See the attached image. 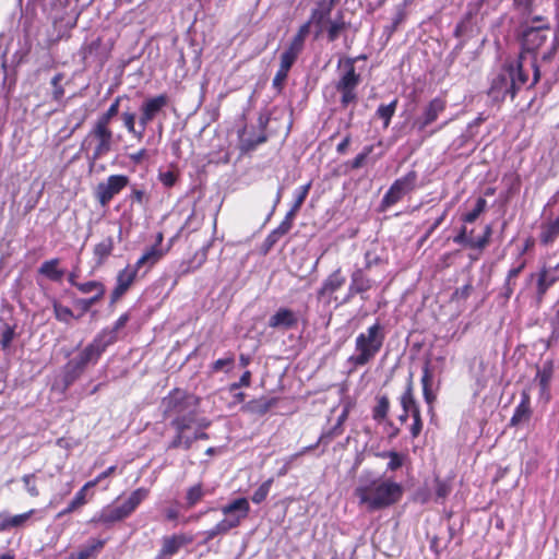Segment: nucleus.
<instances>
[{"label":"nucleus","instance_id":"obj_25","mask_svg":"<svg viewBox=\"0 0 559 559\" xmlns=\"http://www.w3.org/2000/svg\"><path fill=\"white\" fill-rule=\"evenodd\" d=\"M106 539L91 538L78 551L70 554L69 559H91L97 556L105 547Z\"/></svg>","mask_w":559,"mask_h":559},{"label":"nucleus","instance_id":"obj_14","mask_svg":"<svg viewBox=\"0 0 559 559\" xmlns=\"http://www.w3.org/2000/svg\"><path fill=\"white\" fill-rule=\"evenodd\" d=\"M533 416V407L531 401V393L528 389L521 392V400L515 406L512 417L510 418V427H521L527 425Z\"/></svg>","mask_w":559,"mask_h":559},{"label":"nucleus","instance_id":"obj_24","mask_svg":"<svg viewBox=\"0 0 559 559\" xmlns=\"http://www.w3.org/2000/svg\"><path fill=\"white\" fill-rule=\"evenodd\" d=\"M372 285L373 282L364 274L361 269L354 271L350 276V284L348 287L347 298L369 290L372 287Z\"/></svg>","mask_w":559,"mask_h":559},{"label":"nucleus","instance_id":"obj_42","mask_svg":"<svg viewBox=\"0 0 559 559\" xmlns=\"http://www.w3.org/2000/svg\"><path fill=\"white\" fill-rule=\"evenodd\" d=\"M345 28V22L342 16L337 20H330L325 25L324 31L328 33V38L330 41H334L340 36L341 32Z\"/></svg>","mask_w":559,"mask_h":559},{"label":"nucleus","instance_id":"obj_32","mask_svg":"<svg viewBox=\"0 0 559 559\" xmlns=\"http://www.w3.org/2000/svg\"><path fill=\"white\" fill-rule=\"evenodd\" d=\"M346 282L345 276L342 274L341 269L335 270L324 281L320 294H332L340 289Z\"/></svg>","mask_w":559,"mask_h":559},{"label":"nucleus","instance_id":"obj_46","mask_svg":"<svg viewBox=\"0 0 559 559\" xmlns=\"http://www.w3.org/2000/svg\"><path fill=\"white\" fill-rule=\"evenodd\" d=\"M409 417L413 420L412 425L409 426L411 437L413 439H416L421 433L423 427H424V421H423V418H421L420 407L415 408L413 414L409 415Z\"/></svg>","mask_w":559,"mask_h":559},{"label":"nucleus","instance_id":"obj_16","mask_svg":"<svg viewBox=\"0 0 559 559\" xmlns=\"http://www.w3.org/2000/svg\"><path fill=\"white\" fill-rule=\"evenodd\" d=\"M299 316L288 308H280L269 318L267 325L274 330H290L298 325Z\"/></svg>","mask_w":559,"mask_h":559},{"label":"nucleus","instance_id":"obj_43","mask_svg":"<svg viewBox=\"0 0 559 559\" xmlns=\"http://www.w3.org/2000/svg\"><path fill=\"white\" fill-rule=\"evenodd\" d=\"M21 480H22L24 488L29 497L37 498L40 495L38 486H37L36 473L25 474L21 477Z\"/></svg>","mask_w":559,"mask_h":559},{"label":"nucleus","instance_id":"obj_4","mask_svg":"<svg viewBox=\"0 0 559 559\" xmlns=\"http://www.w3.org/2000/svg\"><path fill=\"white\" fill-rule=\"evenodd\" d=\"M551 36L549 45L544 51H542V59L548 61L552 58L557 47L558 37L556 33H552L548 24L543 25H526L522 32V49L524 59L525 53H536L540 50Z\"/></svg>","mask_w":559,"mask_h":559},{"label":"nucleus","instance_id":"obj_48","mask_svg":"<svg viewBox=\"0 0 559 559\" xmlns=\"http://www.w3.org/2000/svg\"><path fill=\"white\" fill-rule=\"evenodd\" d=\"M15 336V325L2 322L0 325V344L8 347Z\"/></svg>","mask_w":559,"mask_h":559},{"label":"nucleus","instance_id":"obj_34","mask_svg":"<svg viewBox=\"0 0 559 559\" xmlns=\"http://www.w3.org/2000/svg\"><path fill=\"white\" fill-rule=\"evenodd\" d=\"M128 321H129L128 313H123L122 316H120L119 319L115 323L114 330L103 333V335L100 336V344L98 346L107 347L110 344H112V342L117 338L116 333L120 329H122L127 324Z\"/></svg>","mask_w":559,"mask_h":559},{"label":"nucleus","instance_id":"obj_59","mask_svg":"<svg viewBox=\"0 0 559 559\" xmlns=\"http://www.w3.org/2000/svg\"><path fill=\"white\" fill-rule=\"evenodd\" d=\"M103 297L93 296L91 298H83L75 301V305L82 309L83 312H86L97 304Z\"/></svg>","mask_w":559,"mask_h":559},{"label":"nucleus","instance_id":"obj_52","mask_svg":"<svg viewBox=\"0 0 559 559\" xmlns=\"http://www.w3.org/2000/svg\"><path fill=\"white\" fill-rule=\"evenodd\" d=\"M158 179L166 188H171L178 180V173L174 169L160 170L158 173Z\"/></svg>","mask_w":559,"mask_h":559},{"label":"nucleus","instance_id":"obj_56","mask_svg":"<svg viewBox=\"0 0 559 559\" xmlns=\"http://www.w3.org/2000/svg\"><path fill=\"white\" fill-rule=\"evenodd\" d=\"M63 80V74L61 73H57L52 79H51V85L53 87V91H52V96L56 100H59L63 97L64 95V91H63V87L61 86V81Z\"/></svg>","mask_w":559,"mask_h":559},{"label":"nucleus","instance_id":"obj_22","mask_svg":"<svg viewBox=\"0 0 559 559\" xmlns=\"http://www.w3.org/2000/svg\"><path fill=\"white\" fill-rule=\"evenodd\" d=\"M333 7V1L330 2H322L316 8L312 13L309 22L311 24H314L318 27L316 36H319L321 33L324 32L325 25L331 20V11Z\"/></svg>","mask_w":559,"mask_h":559},{"label":"nucleus","instance_id":"obj_19","mask_svg":"<svg viewBox=\"0 0 559 559\" xmlns=\"http://www.w3.org/2000/svg\"><path fill=\"white\" fill-rule=\"evenodd\" d=\"M193 542V536L187 533H177L168 536H164L162 538V549L165 554H168L170 557L175 556L179 552V550L190 545Z\"/></svg>","mask_w":559,"mask_h":559},{"label":"nucleus","instance_id":"obj_9","mask_svg":"<svg viewBox=\"0 0 559 559\" xmlns=\"http://www.w3.org/2000/svg\"><path fill=\"white\" fill-rule=\"evenodd\" d=\"M221 511L225 515V519L221 520L219 523L228 533L229 531L237 528L241 522L248 518L250 504L247 498L241 497L223 506Z\"/></svg>","mask_w":559,"mask_h":559},{"label":"nucleus","instance_id":"obj_30","mask_svg":"<svg viewBox=\"0 0 559 559\" xmlns=\"http://www.w3.org/2000/svg\"><path fill=\"white\" fill-rule=\"evenodd\" d=\"M59 264L60 260L57 258L45 261L38 269V273L49 278L50 281L59 282L64 275V271L58 267Z\"/></svg>","mask_w":559,"mask_h":559},{"label":"nucleus","instance_id":"obj_55","mask_svg":"<svg viewBox=\"0 0 559 559\" xmlns=\"http://www.w3.org/2000/svg\"><path fill=\"white\" fill-rule=\"evenodd\" d=\"M435 491L438 498L444 499L451 492V485L439 477L435 479Z\"/></svg>","mask_w":559,"mask_h":559},{"label":"nucleus","instance_id":"obj_36","mask_svg":"<svg viewBox=\"0 0 559 559\" xmlns=\"http://www.w3.org/2000/svg\"><path fill=\"white\" fill-rule=\"evenodd\" d=\"M302 49V45L292 40L287 49L281 55V63L292 68Z\"/></svg>","mask_w":559,"mask_h":559},{"label":"nucleus","instance_id":"obj_37","mask_svg":"<svg viewBox=\"0 0 559 559\" xmlns=\"http://www.w3.org/2000/svg\"><path fill=\"white\" fill-rule=\"evenodd\" d=\"M135 118H136L135 114L129 109L123 111L121 115L123 126L128 130V132L131 133L136 139L142 140L144 136L145 130H143V128H140V130L135 129Z\"/></svg>","mask_w":559,"mask_h":559},{"label":"nucleus","instance_id":"obj_44","mask_svg":"<svg viewBox=\"0 0 559 559\" xmlns=\"http://www.w3.org/2000/svg\"><path fill=\"white\" fill-rule=\"evenodd\" d=\"M123 98H127L126 96H118L114 103L110 105V107L107 109L106 112H104L102 116L98 117V119L96 120L97 122L102 123V124H105L107 127H109V123L111 121V119L117 116V114L119 112V106H120V102L123 99Z\"/></svg>","mask_w":559,"mask_h":559},{"label":"nucleus","instance_id":"obj_28","mask_svg":"<svg viewBox=\"0 0 559 559\" xmlns=\"http://www.w3.org/2000/svg\"><path fill=\"white\" fill-rule=\"evenodd\" d=\"M559 236V216L540 226L539 241L544 246L552 245Z\"/></svg>","mask_w":559,"mask_h":559},{"label":"nucleus","instance_id":"obj_33","mask_svg":"<svg viewBox=\"0 0 559 559\" xmlns=\"http://www.w3.org/2000/svg\"><path fill=\"white\" fill-rule=\"evenodd\" d=\"M114 250V239L111 236L106 237L94 247V255L97 264L100 265L111 254Z\"/></svg>","mask_w":559,"mask_h":559},{"label":"nucleus","instance_id":"obj_64","mask_svg":"<svg viewBox=\"0 0 559 559\" xmlns=\"http://www.w3.org/2000/svg\"><path fill=\"white\" fill-rule=\"evenodd\" d=\"M294 217L286 214L283 222L280 224V226L276 228L280 234L286 235L293 227Z\"/></svg>","mask_w":559,"mask_h":559},{"label":"nucleus","instance_id":"obj_6","mask_svg":"<svg viewBox=\"0 0 559 559\" xmlns=\"http://www.w3.org/2000/svg\"><path fill=\"white\" fill-rule=\"evenodd\" d=\"M148 495V488H136L129 495L123 503L116 507L107 506L103 508L99 514L92 521L106 526L121 522L128 519L139 508V506L147 499Z\"/></svg>","mask_w":559,"mask_h":559},{"label":"nucleus","instance_id":"obj_12","mask_svg":"<svg viewBox=\"0 0 559 559\" xmlns=\"http://www.w3.org/2000/svg\"><path fill=\"white\" fill-rule=\"evenodd\" d=\"M129 179L123 175H111L105 182H100L96 187V198L100 205L106 206L110 200L127 187Z\"/></svg>","mask_w":559,"mask_h":559},{"label":"nucleus","instance_id":"obj_31","mask_svg":"<svg viewBox=\"0 0 559 559\" xmlns=\"http://www.w3.org/2000/svg\"><path fill=\"white\" fill-rule=\"evenodd\" d=\"M206 495V490L203 487L202 483L194 484L190 486L185 496V508L187 510L194 508L199 504Z\"/></svg>","mask_w":559,"mask_h":559},{"label":"nucleus","instance_id":"obj_60","mask_svg":"<svg viewBox=\"0 0 559 559\" xmlns=\"http://www.w3.org/2000/svg\"><path fill=\"white\" fill-rule=\"evenodd\" d=\"M310 22L308 21L307 23L302 24L297 34L294 36L293 40L300 44V45H305V40H306V37L308 36L309 34V29H310Z\"/></svg>","mask_w":559,"mask_h":559},{"label":"nucleus","instance_id":"obj_53","mask_svg":"<svg viewBox=\"0 0 559 559\" xmlns=\"http://www.w3.org/2000/svg\"><path fill=\"white\" fill-rule=\"evenodd\" d=\"M343 430H344L343 426H341L340 424H335L331 429H329L328 431H324L320 436L319 442L329 443L333 439L340 437L343 433Z\"/></svg>","mask_w":559,"mask_h":559},{"label":"nucleus","instance_id":"obj_23","mask_svg":"<svg viewBox=\"0 0 559 559\" xmlns=\"http://www.w3.org/2000/svg\"><path fill=\"white\" fill-rule=\"evenodd\" d=\"M35 512V509H31L26 512L15 515H5L3 513H0V533L9 531L11 528L23 527Z\"/></svg>","mask_w":559,"mask_h":559},{"label":"nucleus","instance_id":"obj_7","mask_svg":"<svg viewBox=\"0 0 559 559\" xmlns=\"http://www.w3.org/2000/svg\"><path fill=\"white\" fill-rule=\"evenodd\" d=\"M114 134L109 127L95 121L93 128L82 142L81 150L85 151L92 162H96L111 151Z\"/></svg>","mask_w":559,"mask_h":559},{"label":"nucleus","instance_id":"obj_54","mask_svg":"<svg viewBox=\"0 0 559 559\" xmlns=\"http://www.w3.org/2000/svg\"><path fill=\"white\" fill-rule=\"evenodd\" d=\"M227 532L224 530V527L221 525L219 522H217L212 528L203 532L204 539L201 544L206 545L211 540H213L216 536L219 535H226Z\"/></svg>","mask_w":559,"mask_h":559},{"label":"nucleus","instance_id":"obj_15","mask_svg":"<svg viewBox=\"0 0 559 559\" xmlns=\"http://www.w3.org/2000/svg\"><path fill=\"white\" fill-rule=\"evenodd\" d=\"M555 372L554 361L548 359L543 362L542 366L537 367V371L534 378V382L539 388V397L548 403L551 400L550 382Z\"/></svg>","mask_w":559,"mask_h":559},{"label":"nucleus","instance_id":"obj_11","mask_svg":"<svg viewBox=\"0 0 559 559\" xmlns=\"http://www.w3.org/2000/svg\"><path fill=\"white\" fill-rule=\"evenodd\" d=\"M169 98L166 94L148 97L140 106L139 126L146 130V127L164 110Z\"/></svg>","mask_w":559,"mask_h":559},{"label":"nucleus","instance_id":"obj_45","mask_svg":"<svg viewBox=\"0 0 559 559\" xmlns=\"http://www.w3.org/2000/svg\"><path fill=\"white\" fill-rule=\"evenodd\" d=\"M397 106V99L392 100L388 105H380L377 109V116L383 120L384 127L390 124L391 118L393 117Z\"/></svg>","mask_w":559,"mask_h":559},{"label":"nucleus","instance_id":"obj_35","mask_svg":"<svg viewBox=\"0 0 559 559\" xmlns=\"http://www.w3.org/2000/svg\"><path fill=\"white\" fill-rule=\"evenodd\" d=\"M390 411V400L386 395H381L377 397V404L372 408V418L377 423H382L388 418V414Z\"/></svg>","mask_w":559,"mask_h":559},{"label":"nucleus","instance_id":"obj_26","mask_svg":"<svg viewBox=\"0 0 559 559\" xmlns=\"http://www.w3.org/2000/svg\"><path fill=\"white\" fill-rule=\"evenodd\" d=\"M400 404L402 406V412L408 415H412L414 409L419 407V404L415 397L414 382L412 377H409L406 381L405 389L400 396Z\"/></svg>","mask_w":559,"mask_h":559},{"label":"nucleus","instance_id":"obj_50","mask_svg":"<svg viewBox=\"0 0 559 559\" xmlns=\"http://www.w3.org/2000/svg\"><path fill=\"white\" fill-rule=\"evenodd\" d=\"M486 205L487 201L484 198H478L475 207L463 216V221L465 223L475 222L478 218V216L485 211Z\"/></svg>","mask_w":559,"mask_h":559},{"label":"nucleus","instance_id":"obj_21","mask_svg":"<svg viewBox=\"0 0 559 559\" xmlns=\"http://www.w3.org/2000/svg\"><path fill=\"white\" fill-rule=\"evenodd\" d=\"M280 402V397L273 396V397H266L261 396L259 399H253L249 401L245 406L243 409L250 414L263 416L269 411H271L273 407H275Z\"/></svg>","mask_w":559,"mask_h":559},{"label":"nucleus","instance_id":"obj_41","mask_svg":"<svg viewBox=\"0 0 559 559\" xmlns=\"http://www.w3.org/2000/svg\"><path fill=\"white\" fill-rule=\"evenodd\" d=\"M78 289L82 294L94 293V296H97V297H104L105 292H106L103 283H100L98 281H90V282H85V283H80V285H78Z\"/></svg>","mask_w":559,"mask_h":559},{"label":"nucleus","instance_id":"obj_51","mask_svg":"<svg viewBox=\"0 0 559 559\" xmlns=\"http://www.w3.org/2000/svg\"><path fill=\"white\" fill-rule=\"evenodd\" d=\"M53 312L57 320L61 322L69 323L74 318V314L69 307L62 306L57 301L53 302Z\"/></svg>","mask_w":559,"mask_h":559},{"label":"nucleus","instance_id":"obj_40","mask_svg":"<svg viewBox=\"0 0 559 559\" xmlns=\"http://www.w3.org/2000/svg\"><path fill=\"white\" fill-rule=\"evenodd\" d=\"M381 457H388L389 462L386 465L388 471H396L404 464L406 455L396 451H386L380 454Z\"/></svg>","mask_w":559,"mask_h":559},{"label":"nucleus","instance_id":"obj_18","mask_svg":"<svg viewBox=\"0 0 559 559\" xmlns=\"http://www.w3.org/2000/svg\"><path fill=\"white\" fill-rule=\"evenodd\" d=\"M94 488L93 484L88 480L86 481L75 493L73 499L68 503V506L58 512L57 519H61L68 514L79 511L82 507H84L92 498L93 493H91L90 498L87 497L88 490Z\"/></svg>","mask_w":559,"mask_h":559},{"label":"nucleus","instance_id":"obj_63","mask_svg":"<svg viewBox=\"0 0 559 559\" xmlns=\"http://www.w3.org/2000/svg\"><path fill=\"white\" fill-rule=\"evenodd\" d=\"M117 469V466L116 465H111L109 466L107 469H105L104 472H102L100 474H98L94 479H91L90 481L93 484V486L95 487L96 485H98L103 479L107 478V477H110L111 475L115 474Z\"/></svg>","mask_w":559,"mask_h":559},{"label":"nucleus","instance_id":"obj_58","mask_svg":"<svg viewBox=\"0 0 559 559\" xmlns=\"http://www.w3.org/2000/svg\"><path fill=\"white\" fill-rule=\"evenodd\" d=\"M376 352H360L357 356H352L349 359L357 366L366 365L371 358H373Z\"/></svg>","mask_w":559,"mask_h":559},{"label":"nucleus","instance_id":"obj_29","mask_svg":"<svg viewBox=\"0 0 559 559\" xmlns=\"http://www.w3.org/2000/svg\"><path fill=\"white\" fill-rule=\"evenodd\" d=\"M559 280V264L554 269H544L538 276V294L544 295L547 289Z\"/></svg>","mask_w":559,"mask_h":559},{"label":"nucleus","instance_id":"obj_49","mask_svg":"<svg viewBox=\"0 0 559 559\" xmlns=\"http://www.w3.org/2000/svg\"><path fill=\"white\" fill-rule=\"evenodd\" d=\"M272 483H273V479L272 478H269L267 480L263 481L258 488L257 490L253 492L252 497H251V500L257 503V504H260L261 502H263L269 492H270V489H271V486H272Z\"/></svg>","mask_w":559,"mask_h":559},{"label":"nucleus","instance_id":"obj_13","mask_svg":"<svg viewBox=\"0 0 559 559\" xmlns=\"http://www.w3.org/2000/svg\"><path fill=\"white\" fill-rule=\"evenodd\" d=\"M445 99L441 97L431 99L423 109V114L414 121L413 126L419 131H424L438 119L439 115L445 110Z\"/></svg>","mask_w":559,"mask_h":559},{"label":"nucleus","instance_id":"obj_5","mask_svg":"<svg viewBox=\"0 0 559 559\" xmlns=\"http://www.w3.org/2000/svg\"><path fill=\"white\" fill-rule=\"evenodd\" d=\"M100 352H80L70 358L61 372L55 378L51 391L64 395L68 389L82 376L87 365L96 364Z\"/></svg>","mask_w":559,"mask_h":559},{"label":"nucleus","instance_id":"obj_1","mask_svg":"<svg viewBox=\"0 0 559 559\" xmlns=\"http://www.w3.org/2000/svg\"><path fill=\"white\" fill-rule=\"evenodd\" d=\"M199 405V397L178 388L163 397V417L170 418L169 426L175 431L167 450L182 448L188 451L195 441L210 439L209 433L204 430L195 429L192 435L188 433L197 424V408Z\"/></svg>","mask_w":559,"mask_h":559},{"label":"nucleus","instance_id":"obj_3","mask_svg":"<svg viewBox=\"0 0 559 559\" xmlns=\"http://www.w3.org/2000/svg\"><path fill=\"white\" fill-rule=\"evenodd\" d=\"M527 81L528 75L524 71V57L520 55L518 60L503 64L492 79L490 93L496 99H504L507 96L513 99Z\"/></svg>","mask_w":559,"mask_h":559},{"label":"nucleus","instance_id":"obj_61","mask_svg":"<svg viewBox=\"0 0 559 559\" xmlns=\"http://www.w3.org/2000/svg\"><path fill=\"white\" fill-rule=\"evenodd\" d=\"M266 141V136L264 134L258 135L255 139H243L242 145L246 150H253L259 144H262Z\"/></svg>","mask_w":559,"mask_h":559},{"label":"nucleus","instance_id":"obj_57","mask_svg":"<svg viewBox=\"0 0 559 559\" xmlns=\"http://www.w3.org/2000/svg\"><path fill=\"white\" fill-rule=\"evenodd\" d=\"M290 68L285 67L284 64L280 63V69L277 70L274 79H273V85L275 87H281L284 81L286 80L288 72Z\"/></svg>","mask_w":559,"mask_h":559},{"label":"nucleus","instance_id":"obj_47","mask_svg":"<svg viewBox=\"0 0 559 559\" xmlns=\"http://www.w3.org/2000/svg\"><path fill=\"white\" fill-rule=\"evenodd\" d=\"M138 271L139 270L135 266L128 265L127 267L119 272L117 276V283L129 288L132 285Z\"/></svg>","mask_w":559,"mask_h":559},{"label":"nucleus","instance_id":"obj_17","mask_svg":"<svg viewBox=\"0 0 559 559\" xmlns=\"http://www.w3.org/2000/svg\"><path fill=\"white\" fill-rule=\"evenodd\" d=\"M383 338V328L376 323L357 337V349H380Z\"/></svg>","mask_w":559,"mask_h":559},{"label":"nucleus","instance_id":"obj_2","mask_svg":"<svg viewBox=\"0 0 559 559\" xmlns=\"http://www.w3.org/2000/svg\"><path fill=\"white\" fill-rule=\"evenodd\" d=\"M401 484L391 479L372 478L361 481L354 491L360 506L368 511L385 509L397 503L403 497Z\"/></svg>","mask_w":559,"mask_h":559},{"label":"nucleus","instance_id":"obj_27","mask_svg":"<svg viewBox=\"0 0 559 559\" xmlns=\"http://www.w3.org/2000/svg\"><path fill=\"white\" fill-rule=\"evenodd\" d=\"M164 255L163 249L159 248L158 243L146 250L136 261L135 267L140 271L145 267V271L150 270L156 264Z\"/></svg>","mask_w":559,"mask_h":559},{"label":"nucleus","instance_id":"obj_62","mask_svg":"<svg viewBox=\"0 0 559 559\" xmlns=\"http://www.w3.org/2000/svg\"><path fill=\"white\" fill-rule=\"evenodd\" d=\"M130 199L132 202H135L140 205H143L147 201V197H146L144 190L138 189L135 187L132 188Z\"/></svg>","mask_w":559,"mask_h":559},{"label":"nucleus","instance_id":"obj_10","mask_svg":"<svg viewBox=\"0 0 559 559\" xmlns=\"http://www.w3.org/2000/svg\"><path fill=\"white\" fill-rule=\"evenodd\" d=\"M417 175L409 171L404 177L395 180L382 199V206L390 207L399 202L407 192L415 188Z\"/></svg>","mask_w":559,"mask_h":559},{"label":"nucleus","instance_id":"obj_8","mask_svg":"<svg viewBox=\"0 0 559 559\" xmlns=\"http://www.w3.org/2000/svg\"><path fill=\"white\" fill-rule=\"evenodd\" d=\"M355 58H341L337 68L341 70L335 88L342 94L341 104L346 107L357 100L356 88L360 83V75L355 71Z\"/></svg>","mask_w":559,"mask_h":559},{"label":"nucleus","instance_id":"obj_39","mask_svg":"<svg viewBox=\"0 0 559 559\" xmlns=\"http://www.w3.org/2000/svg\"><path fill=\"white\" fill-rule=\"evenodd\" d=\"M310 188H311V182H308L307 185H304L296 190L295 202H294L292 209L288 211V213H287L288 215H290L292 217L295 218L296 214L298 213L302 203L305 202Z\"/></svg>","mask_w":559,"mask_h":559},{"label":"nucleus","instance_id":"obj_38","mask_svg":"<svg viewBox=\"0 0 559 559\" xmlns=\"http://www.w3.org/2000/svg\"><path fill=\"white\" fill-rule=\"evenodd\" d=\"M525 261L521 260L519 264L514 267H512L507 275L506 283H504V295L506 297H510L513 294L514 286H515V280L519 276V274L522 272V270L525 267Z\"/></svg>","mask_w":559,"mask_h":559},{"label":"nucleus","instance_id":"obj_20","mask_svg":"<svg viewBox=\"0 0 559 559\" xmlns=\"http://www.w3.org/2000/svg\"><path fill=\"white\" fill-rule=\"evenodd\" d=\"M432 379L433 371L430 366V358L427 357L423 367V377H421V385H423V396L425 402L429 406V411H433V403L436 402V394L432 391Z\"/></svg>","mask_w":559,"mask_h":559}]
</instances>
